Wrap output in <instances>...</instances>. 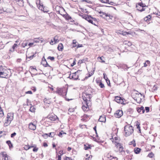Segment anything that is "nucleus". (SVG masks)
<instances>
[{"label": "nucleus", "instance_id": "f257e3e1", "mask_svg": "<svg viewBox=\"0 0 160 160\" xmlns=\"http://www.w3.org/2000/svg\"><path fill=\"white\" fill-rule=\"evenodd\" d=\"M10 72V70L6 69L2 66L0 65V76L2 78H7Z\"/></svg>", "mask_w": 160, "mask_h": 160}, {"label": "nucleus", "instance_id": "f03ea898", "mask_svg": "<svg viewBox=\"0 0 160 160\" xmlns=\"http://www.w3.org/2000/svg\"><path fill=\"white\" fill-rule=\"evenodd\" d=\"M82 94V97L84 101V103H90V102L91 101V98L92 97V95L88 94L86 92H83Z\"/></svg>", "mask_w": 160, "mask_h": 160}, {"label": "nucleus", "instance_id": "7ed1b4c3", "mask_svg": "<svg viewBox=\"0 0 160 160\" xmlns=\"http://www.w3.org/2000/svg\"><path fill=\"white\" fill-rule=\"evenodd\" d=\"M68 91V88L66 87H63L62 88H57L56 91L57 93L60 95L62 96L65 98Z\"/></svg>", "mask_w": 160, "mask_h": 160}, {"label": "nucleus", "instance_id": "20e7f679", "mask_svg": "<svg viewBox=\"0 0 160 160\" xmlns=\"http://www.w3.org/2000/svg\"><path fill=\"white\" fill-rule=\"evenodd\" d=\"M124 132L126 136L131 135L133 132V127L130 125H127L124 127Z\"/></svg>", "mask_w": 160, "mask_h": 160}, {"label": "nucleus", "instance_id": "39448f33", "mask_svg": "<svg viewBox=\"0 0 160 160\" xmlns=\"http://www.w3.org/2000/svg\"><path fill=\"white\" fill-rule=\"evenodd\" d=\"M36 3L39 9L43 11L45 13L48 12L49 11L45 8L42 3H40V0H37Z\"/></svg>", "mask_w": 160, "mask_h": 160}, {"label": "nucleus", "instance_id": "423d86ee", "mask_svg": "<svg viewBox=\"0 0 160 160\" xmlns=\"http://www.w3.org/2000/svg\"><path fill=\"white\" fill-rule=\"evenodd\" d=\"M81 71L78 70L76 72L73 73L72 74H70L69 78L70 79H72L74 80H77L78 79L79 76L81 74Z\"/></svg>", "mask_w": 160, "mask_h": 160}, {"label": "nucleus", "instance_id": "0eeeda50", "mask_svg": "<svg viewBox=\"0 0 160 160\" xmlns=\"http://www.w3.org/2000/svg\"><path fill=\"white\" fill-rule=\"evenodd\" d=\"M146 6L142 2L139 3L138 5H136L137 10L140 12H142L145 10V9L143 8L146 7Z\"/></svg>", "mask_w": 160, "mask_h": 160}, {"label": "nucleus", "instance_id": "6e6552de", "mask_svg": "<svg viewBox=\"0 0 160 160\" xmlns=\"http://www.w3.org/2000/svg\"><path fill=\"white\" fill-rule=\"evenodd\" d=\"M123 114V111L121 110H118L114 114V116L117 118H120Z\"/></svg>", "mask_w": 160, "mask_h": 160}, {"label": "nucleus", "instance_id": "1a4fd4ad", "mask_svg": "<svg viewBox=\"0 0 160 160\" xmlns=\"http://www.w3.org/2000/svg\"><path fill=\"white\" fill-rule=\"evenodd\" d=\"M83 105L82 106V109L84 112L87 111L88 110L89 106L90 105V103H84V104L82 102Z\"/></svg>", "mask_w": 160, "mask_h": 160}, {"label": "nucleus", "instance_id": "9d476101", "mask_svg": "<svg viewBox=\"0 0 160 160\" xmlns=\"http://www.w3.org/2000/svg\"><path fill=\"white\" fill-rule=\"evenodd\" d=\"M47 118L51 121H55L57 118V117L56 115L53 114L48 115L47 116Z\"/></svg>", "mask_w": 160, "mask_h": 160}, {"label": "nucleus", "instance_id": "9b49d317", "mask_svg": "<svg viewBox=\"0 0 160 160\" xmlns=\"http://www.w3.org/2000/svg\"><path fill=\"white\" fill-rule=\"evenodd\" d=\"M115 100L118 103L122 104L123 102V99L121 97L118 96L115 97Z\"/></svg>", "mask_w": 160, "mask_h": 160}, {"label": "nucleus", "instance_id": "f8f14e48", "mask_svg": "<svg viewBox=\"0 0 160 160\" xmlns=\"http://www.w3.org/2000/svg\"><path fill=\"white\" fill-rule=\"evenodd\" d=\"M7 119H8V121H9L11 122V121L13 119V114L12 113H8L7 115Z\"/></svg>", "mask_w": 160, "mask_h": 160}, {"label": "nucleus", "instance_id": "ddd939ff", "mask_svg": "<svg viewBox=\"0 0 160 160\" xmlns=\"http://www.w3.org/2000/svg\"><path fill=\"white\" fill-rule=\"evenodd\" d=\"M91 18H92V17L91 15H86L84 19L88 21L89 22L95 25V24L93 23L92 20L91 19Z\"/></svg>", "mask_w": 160, "mask_h": 160}, {"label": "nucleus", "instance_id": "4468645a", "mask_svg": "<svg viewBox=\"0 0 160 160\" xmlns=\"http://www.w3.org/2000/svg\"><path fill=\"white\" fill-rule=\"evenodd\" d=\"M137 110L138 113H143L145 112V109L143 106H141V107H138L137 108Z\"/></svg>", "mask_w": 160, "mask_h": 160}, {"label": "nucleus", "instance_id": "2eb2a0df", "mask_svg": "<svg viewBox=\"0 0 160 160\" xmlns=\"http://www.w3.org/2000/svg\"><path fill=\"white\" fill-rule=\"evenodd\" d=\"M29 128L32 130H34L36 129V126L34 124L30 123L29 124Z\"/></svg>", "mask_w": 160, "mask_h": 160}, {"label": "nucleus", "instance_id": "dca6fc26", "mask_svg": "<svg viewBox=\"0 0 160 160\" xmlns=\"http://www.w3.org/2000/svg\"><path fill=\"white\" fill-rule=\"evenodd\" d=\"M99 13H100V14H101V13L102 14V15H100V16L101 17H102L103 18H105V17L103 16V15H105V17H110L111 16H110V14H109L108 13H105V12H102V11H100V12H99Z\"/></svg>", "mask_w": 160, "mask_h": 160}, {"label": "nucleus", "instance_id": "f3484780", "mask_svg": "<svg viewBox=\"0 0 160 160\" xmlns=\"http://www.w3.org/2000/svg\"><path fill=\"white\" fill-rule=\"evenodd\" d=\"M106 121V117L104 115L101 116L99 119V121L101 122H105Z\"/></svg>", "mask_w": 160, "mask_h": 160}, {"label": "nucleus", "instance_id": "a211bd4d", "mask_svg": "<svg viewBox=\"0 0 160 160\" xmlns=\"http://www.w3.org/2000/svg\"><path fill=\"white\" fill-rule=\"evenodd\" d=\"M84 149L85 150H87L89 149H91L92 146L91 145L88 144V143H86L84 144Z\"/></svg>", "mask_w": 160, "mask_h": 160}, {"label": "nucleus", "instance_id": "6ab92c4d", "mask_svg": "<svg viewBox=\"0 0 160 160\" xmlns=\"http://www.w3.org/2000/svg\"><path fill=\"white\" fill-rule=\"evenodd\" d=\"M43 39L42 38H35L34 39V41L35 42H42Z\"/></svg>", "mask_w": 160, "mask_h": 160}, {"label": "nucleus", "instance_id": "aec40b11", "mask_svg": "<svg viewBox=\"0 0 160 160\" xmlns=\"http://www.w3.org/2000/svg\"><path fill=\"white\" fill-rule=\"evenodd\" d=\"M41 63L45 67H47L48 66L50 67L49 65L48 64L47 61H42Z\"/></svg>", "mask_w": 160, "mask_h": 160}, {"label": "nucleus", "instance_id": "412c9836", "mask_svg": "<svg viewBox=\"0 0 160 160\" xmlns=\"http://www.w3.org/2000/svg\"><path fill=\"white\" fill-rule=\"evenodd\" d=\"M152 17L150 15H148L144 18V20L146 22L149 21L151 19Z\"/></svg>", "mask_w": 160, "mask_h": 160}, {"label": "nucleus", "instance_id": "4be33fe9", "mask_svg": "<svg viewBox=\"0 0 160 160\" xmlns=\"http://www.w3.org/2000/svg\"><path fill=\"white\" fill-rule=\"evenodd\" d=\"M141 149L138 148H135L134 149V152L136 154H138L140 153L141 151Z\"/></svg>", "mask_w": 160, "mask_h": 160}, {"label": "nucleus", "instance_id": "5701e85b", "mask_svg": "<svg viewBox=\"0 0 160 160\" xmlns=\"http://www.w3.org/2000/svg\"><path fill=\"white\" fill-rule=\"evenodd\" d=\"M58 49L59 51H62L63 49V46L62 43H59L58 47Z\"/></svg>", "mask_w": 160, "mask_h": 160}, {"label": "nucleus", "instance_id": "b1692460", "mask_svg": "<svg viewBox=\"0 0 160 160\" xmlns=\"http://www.w3.org/2000/svg\"><path fill=\"white\" fill-rule=\"evenodd\" d=\"M11 122L8 120V119L6 120L4 124V126L6 127L8 126L11 123Z\"/></svg>", "mask_w": 160, "mask_h": 160}, {"label": "nucleus", "instance_id": "393cba45", "mask_svg": "<svg viewBox=\"0 0 160 160\" xmlns=\"http://www.w3.org/2000/svg\"><path fill=\"white\" fill-rule=\"evenodd\" d=\"M2 155L4 157V160H10L8 159V155L7 154L2 153Z\"/></svg>", "mask_w": 160, "mask_h": 160}, {"label": "nucleus", "instance_id": "a878e982", "mask_svg": "<svg viewBox=\"0 0 160 160\" xmlns=\"http://www.w3.org/2000/svg\"><path fill=\"white\" fill-rule=\"evenodd\" d=\"M6 143L8 144L10 148L13 147L12 144V143L10 141L8 140L7 141Z\"/></svg>", "mask_w": 160, "mask_h": 160}, {"label": "nucleus", "instance_id": "bb28decb", "mask_svg": "<svg viewBox=\"0 0 160 160\" xmlns=\"http://www.w3.org/2000/svg\"><path fill=\"white\" fill-rule=\"evenodd\" d=\"M115 144V146L116 147V148L118 149L117 150H119V149H120V148H122V145L119 142H117V143H116Z\"/></svg>", "mask_w": 160, "mask_h": 160}, {"label": "nucleus", "instance_id": "cd10ccee", "mask_svg": "<svg viewBox=\"0 0 160 160\" xmlns=\"http://www.w3.org/2000/svg\"><path fill=\"white\" fill-rule=\"evenodd\" d=\"M17 3L19 6L22 7L23 6L24 2L23 0H21L19 2H17Z\"/></svg>", "mask_w": 160, "mask_h": 160}, {"label": "nucleus", "instance_id": "c85d7f7f", "mask_svg": "<svg viewBox=\"0 0 160 160\" xmlns=\"http://www.w3.org/2000/svg\"><path fill=\"white\" fill-rule=\"evenodd\" d=\"M4 12H8V10L6 8H2V9H0V13H2Z\"/></svg>", "mask_w": 160, "mask_h": 160}, {"label": "nucleus", "instance_id": "c756f323", "mask_svg": "<svg viewBox=\"0 0 160 160\" xmlns=\"http://www.w3.org/2000/svg\"><path fill=\"white\" fill-rule=\"evenodd\" d=\"M4 116V113L2 109L0 106V117H2Z\"/></svg>", "mask_w": 160, "mask_h": 160}, {"label": "nucleus", "instance_id": "7c9ffc66", "mask_svg": "<svg viewBox=\"0 0 160 160\" xmlns=\"http://www.w3.org/2000/svg\"><path fill=\"white\" fill-rule=\"evenodd\" d=\"M35 110V109L34 107L33 106H31L29 109V111L32 112H34Z\"/></svg>", "mask_w": 160, "mask_h": 160}, {"label": "nucleus", "instance_id": "2f4dec72", "mask_svg": "<svg viewBox=\"0 0 160 160\" xmlns=\"http://www.w3.org/2000/svg\"><path fill=\"white\" fill-rule=\"evenodd\" d=\"M103 3H108L112 5H113V2H109V0H105L104 1V2H103Z\"/></svg>", "mask_w": 160, "mask_h": 160}, {"label": "nucleus", "instance_id": "473e14b6", "mask_svg": "<svg viewBox=\"0 0 160 160\" xmlns=\"http://www.w3.org/2000/svg\"><path fill=\"white\" fill-rule=\"evenodd\" d=\"M17 45L16 44H14L12 47V50L10 49L9 51L10 52H13L14 50V49L15 48L17 47Z\"/></svg>", "mask_w": 160, "mask_h": 160}, {"label": "nucleus", "instance_id": "72a5a7b5", "mask_svg": "<svg viewBox=\"0 0 160 160\" xmlns=\"http://www.w3.org/2000/svg\"><path fill=\"white\" fill-rule=\"evenodd\" d=\"M125 44L127 45L128 46H130L132 45V43L131 42L128 41H125L124 42Z\"/></svg>", "mask_w": 160, "mask_h": 160}, {"label": "nucleus", "instance_id": "f704fd0d", "mask_svg": "<svg viewBox=\"0 0 160 160\" xmlns=\"http://www.w3.org/2000/svg\"><path fill=\"white\" fill-rule=\"evenodd\" d=\"M97 83H99V85L101 88H103L104 87V84H103L101 82H99L97 81Z\"/></svg>", "mask_w": 160, "mask_h": 160}, {"label": "nucleus", "instance_id": "c9c22d12", "mask_svg": "<svg viewBox=\"0 0 160 160\" xmlns=\"http://www.w3.org/2000/svg\"><path fill=\"white\" fill-rule=\"evenodd\" d=\"M48 137H50L52 138L55 135V133L54 132H50L49 133H48Z\"/></svg>", "mask_w": 160, "mask_h": 160}, {"label": "nucleus", "instance_id": "e433bc0d", "mask_svg": "<svg viewBox=\"0 0 160 160\" xmlns=\"http://www.w3.org/2000/svg\"><path fill=\"white\" fill-rule=\"evenodd\" d=\"M157 88L158 87L157 85H154L152 88V91L153 92L157 90Z\"/></svg>", "mask_w": 160, "mask_h": 160}, {"label": "nucleus", "instance_id": "4c0bfd02", "mask_svg": "<svg viewBox=\"0 0 160 160\" xmlns=\"http://www.w3.org/2000/svg\"><path fill=\"white\" fill-rule=\"evenodd\" d=\"M54 42L55 43H57V42H58L59 41L58 40V37L57 36H55L54 37Z\"/></svg>", "mask_w": 160, "mask_h": 160}, {"label": "nucleus", "instance_id": "58836bf2", "mask_svg": "<svg viewBox=\"0 0 160 160\" xmlns=\"http://www.w3.org/2000/svg\"><path fill=\"white\" fill-rule=\"evenodd\" d=\"M123 147L122 146V148H120V149H119V150H115L116 152H117L118 151L120 152H125V151L123 150Z\"/></svg>", "mask_w": 160, "mask_h": 160}, {"label": "nucleus", "instance_id": "ea45409f", "mask_svg": "<svg viewBox=\"0 0 160 160\" xmlns=\"http://www.w3.org/2000/svg\"><path fill=\"white\" fill-rule=\"evenodd\" d=\"M150 63L149 61H146V62L144 63V66L145 67H146L148 64H149Z\"/></svg>", "mask_w": 160, "mask_h": 160}, {"label": "nucleus", "instance_id": "a19ab883", "mask_svg": "<svg viewBox=\"0 0 160 160\" xmlns=\"http://www.w3.org/2000/svg\"><path fill=\"white\" fill-rule=\"evenodd\" d=\"M140 123L138 121H137L136 122V126L137 127V128L139 130V131H140V127L139 126Z\"/></svg>", "mask_w": 160, "mask_h": 160}, {"label": "nucleus", "instance_id": "79ce46f5", "mask_svg": "<svg viewBox=\"0 0 160 160\" xmlns=\"http://www.w3.org/2000/svg\"><path fill=\"white\" fill-rule=\"evenodd\" d=\"M62 134H66V133L65 132H63V131H62L61 132H59L58 136L60 137H62L61 136L62 135Z\"/></svg>", "mask_w": 160, "mask_h": 160}, {"label": "nucleus", "instance_id": "37998d69", "mask_svg": "<svg viewBox=\"0 0 160 160\" xmlns=\"http://www.w3.org/2000/svg\"><path fill=\"white\" fill-rule=\"evenodd\" d=\"M92 158V156L90 155L88 158H86L85 160H91Z\"/></svg>", "mask_w": 160, "mask_h": 160}, {"label": "nucleus", "instance_id": "c03bdc74", "mask_svg": "<svg viewBox=\"0 0 160 160\" xmlns=\"http://www.w3.org/2000/svg\"><path fill=\"white\" fill-rule=\"evenodd\" d=\"M30 69L31 70H35L36 71H37V70L36 68V67L35 66H30Z\"/></svg>", "mask_w": 160, "mask_h": 160}, {"label": "nucleus", "instance_id": "a18cd8bd", "mask_svg": "<svg viewBox=\"0 0 160 160\" xmlns=\"http://www.w3.org/2000/svg\"><path fill=\"white\" fill-rule=\"evenodd\" d=\"M48 134L47 133H44L42 135V136L45 138L48 137Z\"/></svg>", "mask_w": 160, "mask_h": 160}, {"label": "nucleus", "instance_id": "49530a36", "mask_svg": "<svg viewBox=\"0 0 160 160\" xmlns=\"http://www.w3.org/2000/svg\"><path fill=\"white\" fill-rule=\"evenodd\" d=\"M154 154L152 152L149 153L148 155V156L150 158H152Z\"/></svg>", "mask_w": 160, "mask_h": 160}, {"label": "nucleus", "instance_id": "de8ad7c7", "mask_svg": "<svg viewBox=\"0 0 160 160\" xmlns=\"http://www.w3.org/2000/svg\"><path fill=\"white\" fill-rule=\"evenodd\" d=\"M47 59H50L51 60H53L54 59V58L53 57L49 56L48 57Z\"/></svg>", "mask_w": 160, "mask_h": 160}, {"label": "nucleus", "instance_id": "09e8293b", "mask_svg": "<svg viewBox=\"0 0 160 160\" xmlns=\"http://www.w3.org/2000/svg\"><path fill=\"white\" fill-rule=\"evenodd\" d=\"M96 128H97V127L96 126H95L93 128V129L95 131V133H96V136L98 137V134H97V130H96Z\"/></svg>", "mask_w": 160, "mask_h": 160}, {"label": "nucleus", "instance_id": "8fccbe9b", "mask_svg": "<svg viewBox=\"0 0 160 160\" xmlns=\"http://www.w3.org/2000/svg\"><path fill=\"white\" fill-rule=\"evenodd\" d=\"M145 109L146 111V112H149V108L148 107H145Z\"/></svg>", "mask_w": 160, "mask_h": 160}, {"label": "nucleus", "instance_id": "3c124183", "mask_svg": "<svg viewBox=\"0 0 160 160\" xmlns=\"http://www.w3.org/2000/svg\"><path fill=\"white\" fill-rule=\"evenodd\" d=\"M114 139L115 140V142L116 143H117V142H118V137H115Z\"/></svg>", "mask_w": 160, "mask_h": 160}, {"label": "nucleus", "instance_id": "603ef678", "mask_svg": "<svg viewBox=\"0 0 160 160\" xmlns=\"http://www.w3.org/2000/svg\"><path fill=\"white\" fill-rule=\"evenodd\" d=\"M16 135V133L15 132H14L13 133H12L11 134V138L13 137L14 136H15Z\"/></svg>", "mask_w": 160, "mask_h": 160}, {"label": "nucleus", "instance_id": "864d4df0", "mask_svg": "<svg viewBox=\"0 0 160 160\" xmlns=\"http://www.w3.org/2000/svg\"><path fill=\"white\" fill-rule=\"evenodd\" d=\"M82 2H86L89 3H91V1L88 0H82Z\"/></svg>", "mask_w": 160, "mask_h": 160}, {"label": "nucleus", "instance_id": "5fc2aeb1", "mask_svg": "<svg viewBox=\"0 0 160 160\" xmlns=\"http://www.w3.org/2000/svg\"><path fill=\"white\" fill-rule=\"evenodd\" d=\"M111 139L113 143H114L115 144H116V142H115V140H114V138H111Z\"/></svg>", "mask_w": 160, "mask_h": 160}, {"label": "nucleus", "instance_id": "6e6d98bb", "mask_svg": "<svg viewBox=\"0 0 160 160\" xmlns=\"http://www.w3.org/2000/svg\"><path fill=\"white\" fill-rule=\"evenodd\" d=\"M38 148L34 147L33 149V151L34 152H37L38 150Z\"/></svg>", "mask_w": 160, "mask_h": 160}, {"label": "nucleus", "instance_id": "4d7b16f0", "mask_svg": "<svg viewBox=\"0 0 160 160\" xmlns=\"http://www.w3.org/2000/svg\"><path fill=\"white\" fill-rule=\"evenodd\" d=\"M103 78H104L105 79V80H106V81L107 82V79H108V78H107V77H106V76H106V74H105V73H104L103 74Z\"/></svg>", "mask_w": 160, "mask_h": 160}, {"label": "nucleus", "instance_id": "13d9d810", "mask_svg": "<svg viewBox=\"0 0 160 160\" xmlns=\"http://www.w3.org/2000/svg\"><path fill=\"white\" fill-rule=\"evenodd\" d=\"M64 159V160H72V159L71 158L67 157H66L65 159Z\"/></svg>", "mask_w": 160, "mask_h": 160}, {"label": "nucleus", "instance_id": "bf43d9fd", "mask_svg": "<svg viewBox=\"0 0 160 160\" xmlns=\"http://www.w3.org/2000/svg\"><path fill=\"white\" fill-rule=\"evenodd\" d=\"M76 61H73V62L71 64V67H73V66H74L76 64Z\"/></svg>", "mask_w": 160, "mask_h": 160}, {"label": "nucleus", "instance_id": "052dcab7", "mask_svg": "<svg viewBox=\"0 0 160 160\" xmlns=\"http://www.w3.org/2000/svg\"><path fill=\"white\" fill-rule=\"evenodd\" d=\"M26 93L31 94H32V91H29L26 92Z\"/></svg>", "mask_w": 160, "mask_h": 160}, {"label": "nucleus", "instance_id": "680f3d73", "mask_svg": "<svg viewBox=\"0 0 160 160\" xmlns=\"http://www.w3.org/2000/svg\"><path fill=\"white\" fill-rule=\"evenodd\" d=\"M35 55L33 54L32 55H31V56H30L29 57H28V58H30V59H32L35 56Z\"/></svg>", "mask_w": 160, "mask_h": 160}, {"label": "nucleus", "instance_id": "e2e57ef3", "mask_svg": "<svg viewBox=\"0 0 160 160\" xmlns=\"http://www.w3.org/2000/svg\"><path fill=\"white\" fill-rule=\"evenodd\" d=\"M72 18L69 15H67L66 17V19L68 20H70Z\"/></svg>", "mask_w": 160, "mask_h": 160}, {"label": "nucleus", "instance_id": "0e129e2a", "mask_svg": "<svg viewBox=\"0 0 160 160\" xmlns=\"http://www.w3.org/2000/svg\"><path fill=\"white\" fill-rule=\"evenodd\" d=\"M48 144L46 142H44L43 143V146L45 147H47L48 146Z\"/></svg>", "mask_w": 160, "mask_h": 160}, {"label": "nucleus", "instance_id": "69168bd1", "mask_svg": "<svg viewBox=\"0 0 160 160\" xmlns=\"http://www.w3.org/2000/svg\"><path fill=\"white\" fill-rule=\"evenodd\" d=\"M86 126L85 125H80L79 127L80 128H83V127H86Z\"/></svg>", "mask_w": 160, "mask_h": 160}, {"label": "nucleus", "instance_id": "338daca9", "mask_svg": "<svg viewBox=\"0 0 160 160\" xmlns=\"http://www.w3.org/2000/svg\"><path fill=\"white\" fill-rule=\"evenodd\" d=\"M132 142H133V145L134 147H135L136 146V143L135 141L134 140H133Z\"/></svg>", "mask_w": 160, "mask_h": 160}, {"label": "nucleus", "instance_id": "774afa93", "mask_svg": "<svg viewBox=\"0 0 160 160\" xmlns=\"http://www.w3.org/2000/svg\"><path fill=\"white\" fill-rule=\"evenodd\" d=\"M91 19H92V21L93 20V21L96 22L97 21V19L96 18H94L92 17V18H91Z\"/></svg>", "mask_w": 160, "mask_h": 160}]
</instances>
